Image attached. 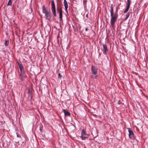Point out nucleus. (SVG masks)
<instances>
[{"label": "nucleus", "mask_w": 148, "mask_h": 148, "mask_svg": "<svg viewBox=\"0 0 148 148\" xmlns=\"http://www.w3.org/2000/svg\"><path fill=\"white\" fill-rule=\"evenodd\" d=\"M110 13L111 14L110 24L112 26H113L114 23L118 17L117 12L118 10L117 7L116 8V12L114 14L113 7L112 4L110 6Z\"/></svg>", "instance_id": "obj_1"}, {"label": "nucleus", "mask_w": 148, "mask_h": 148, "mask_svg": "<svg viewBox=\"0 0 148 148\" xmlns=\"http://www.w3.org/2000/svg\"><path fill=\"white\" fill-rule=\"evenodd\" d=\"M42 12L45 15L46 19L50 20L51 18V12L50 9L46 8L45 5H43L42 6Z\"/></svg>", "instance_id": "obj_2"}, {"label": "nucleus", "mask_w": 148, "mask_h": 148, "mask_svg": "<svg viewBox=\"0 0 148 148\" xmlns=\"http://www.w3.org/2000/svg\"><path fill=\"white\" fill-rule=\"evenodd\" d=\"M51 10L54 16L55 17L56 16V8L55 5L53 0H52L51 3Z\"/></svg>", "instance_id": "obj_3"}, {"label": "nucleus", "mask_w": 148, "mask_h": 148, "mask_svg": "<svg viewBox=\"0 0 148 148\" xmlns=\"http://www.w3.org/2000/svg\"><path fill=\"white\" fill-rule=\"evenodd\" d=\"M88 136V135L87 134L86 132V131L83 130L81 134V137L82 140H84L87 138Z\"/></svg>", "instance_id": "obj_4"}, {"label": "nucleus", "mask_w": 148, "mask_h": 148, "mask_svg": "<svg viewBox=\"0 0 148 148\" xmlns=\"http://www.w3.org/2000/svg\"><path fill=\"white\" fill-rule=\"evenodd\" d=\"M128 130L129 132V137L131 139H134L135 137L134 136L133 131L130 128H128Z\"/></svg>", "instance_id": "obj_5"}, {"label": "nucleus", "mask_w": 148, "mask_h": 148, "mask_svg": "<svg viewBox=\"0 0 148 148\" xmlns=\"http://www.w3.org/2000/svg\"><path fill=\"white\" fill-rule=\"evenodd\" d=\"M131 4V0H127V2L126 3V8L125 9L124 13L127 12Z\"/></svg>", "instance_id": "obj_6"}, {"label": "nucleus", "mask_w": 148, "mask_h": 148, "mask_svg": "<svg viewBox=\"0 0 148 148\" xmlns=\"http://www.w3.org/2000/svg\"><path fill=\"white\" fill-rule=\"evenodd\" d=\"M57 11L59 12V18L61 21L62 20V10L61 8H58L57 9Z\"/></svg>", "instance_id": "obj_7"}, {"label": "nucleus", "mask_w": 148, "mask_h": 148, "mask_svg": "<svg viewBox=\"0 0 148 148\" xmlns=\"http://www.w3.org/2000/svg\"><path fill=\"white\" fill-rule=\"evenodd\" d=\"M91 71L92 73L94 75H96L97 73V69L93 66L91 67Z\"/></svg>", "instance_id": "obj_8"}, {"label": "nucleus", "mask_w": 148, "mask_h": 148, "mask_svg": "<svg viewBox=\"0 0 148 148\" xmlns=\"http://www.w3.org/2000/svg\"><path fill=\"white\" fill-rule=\"evenodd\" d=\"M64 5L65 7V11L67 12V8H68V3L66 0H64Z\"/></svg>", "instance_id": "obj_9"}, {"label": "nucleus", "mask_w": 148, "mask_h": 148, "mask_svg": "<svg viewBox=\"0 0 148 148\" xmlns=\"http://www.w3.org/2000/svg\"><path fill=\"white\" fill-rule=\"evenodd\" d=\"M103 53L104 54H106V52L108 51V49L104 45H103Z\"/></svg>", "instance_id": "obj_10"}, {"label": "nucleus", "mask_w": 148, "mask_h": 148, "mask_svg": "<svg viewBox=\"0 0 148 148\" xmlns=\"http://www.w3.org/2000/svg\"><path fill=\"white\" fill-rule=\"evenodd\" d=\"M63 111L65 115L69 116L70 115V113L66 110L64 109Z\"/></svg>", "instance_id": "obj_11"}, {"label": "nucleus", "mask_w": 148, "mask_h": 148, "mask_svg": "<svg viewBox=\"0 0 148 148\" xmlns=\"http://www.w3.org/2000/svg\"><path fill=\"white\" fill-rule=\"evenodd\" d=\"M18 65L20 71H21L23 69V66L21 64L18 63Z\"/></svg>", "instance_id": "obj_12"}, {"label": "nucleus", "mask_w": 148, "mask_h": 148, "mask_svg": "<svg viewBox=\"0 0 148 148\" xmlns=\"http://www.w3.org/2000/svg\"><path fill=\"white\" fill-rule=\"evenodd\" d=\"M9 43V41L8 40H5V46H6L7 45H8Z\"/></svg>", "instance_id": "obj_13"}, {"label": "nucleus", "mask_w": 148, "mask_h": 148, "mask_svg": "<svg viewBox=\"0 0 148 148\" xmlns=\"http://www.w3.org/2000/svg\"><path fill=\"white\" fill-rule=\"evenodd\" d=\"M12 3V2L11 1V0H9V1L8 3V5H11Z\"/></svg>", "instance_id": "obj_14"}, {"label": "nucleus", "mask_w": 148, "mask_h": 148, "mask_svg": "<svg viewBox=\"0 0 148 148\" xmlns=\"http://www.w3.org/2000/svg\"><path fill=\"white\" fill-rule=\"evenodd\" d=\"M58 77L59 78H60V79H61V74H60V73H58Z\"/></svg>", "instance_id": "obj_15"}, {"label": "nucleus", "mask_w": 148, "mask_h": 148, "mask_svg": "<svg viewBox=\"0 0 148 148\" xmlns=\"http://www.w3.org/2000/svg\"><path fill=\"white\" fill-rule=\"evenodd\" d=\"M126 19L129 16V14L128 13L127 14H126Z\"/></svg>", "instance_id": "obj_16"}, {"label": "nucleus", "mask_w": 148, "mask_h": 148, "mask_svg": "<svg viewBox=\"0 0 148 148\" xmlns=\"http://www.w3.org/2000/svg\"><path fill=\"white\" fill-rule=\"evenodd\" d=\"M88 30V29L87 27H86L85 29V30L86 31H87Z\"/></svg>", "instance_id": "obj_17"}, {"label": "nucleus", "mask_w": 148, "mask_h": 148, "mask_svg": "<svg viewBox=\"0 0 148 148\" xmlns=\"http://www.w3.org/2000/svg\"><path fill=\"white\" fill-rule=\"evenodd\" d=\"M118 103L119 104H121L120 103V101L119 100V101H118Z\"/></svg>", "instance_id": "obj_18"}, {"label": "nucleus", "mask_w": 148, "mask_h": 148, "mask_svg": "<svg viewBox=\"0 0 148 148\" xmlns=\"http://www.w3.org/2000/svg\"><path fill=\"white\" fill-rule=\"evenodd\" d=\"M73 28L74 29V26L73 25Z\"/></svg>", "instance_id": "obj_19"}]
</instances>
